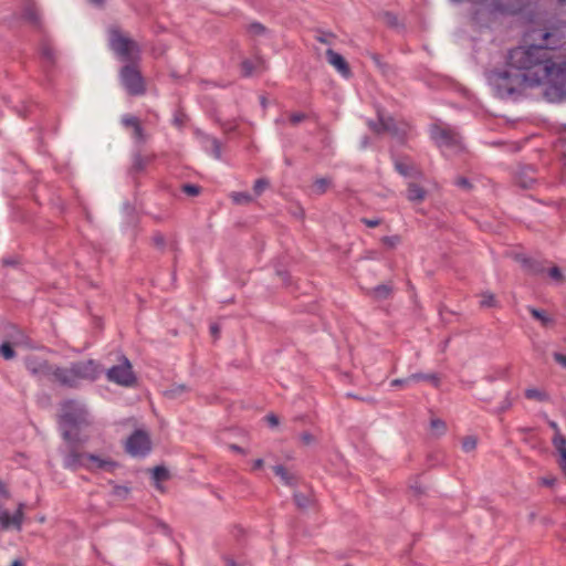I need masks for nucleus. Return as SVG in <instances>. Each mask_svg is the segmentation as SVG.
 I'll return each mask as SVG.
<instances>
[{"mask_svg": "<svg viewBox=\"0 0 566 566\" xmlns=\"http://www.w3.org/2000/svg\"><path fill=\"white\" fill-rule=\"evenodd\" d=\"M533 33H538L545 43L511 50L509 69L490 72L488 81L501 98L514 97L524 87L543 85L547 102H563L566 99V56L553 51L565 43V33L559 28Z\"/></svg>", "mask_w": 566, "mask_h": 566, "instance_id": "1", "label": "nucleus"}, {"mask_svg": "<svg viewBox=\"0 0 566 566\" xmlns=\"http://www.w3.org/2000/svg\"><path fill=\"white\" fill-rule=\"evenodd\" d=\"M94 423V418L84 402L74 399L62 402L60 427L66 443H85Z\"/></svg>", "mask_w": 566, "mask_h": 566, "instance_id": "2", "label": "nucleus"}, {"mask_svg": "<svg viewBox=\"0 0 566 566\" xmlns=\"http://www.w3.org/2000/svg\"><path fill=\"white\" fill-rule=\"evenodd\" d=\"M108 48L122 62L139 63L142 49L139 44L125 34L118 27L112 25L107 30Z\"/></svg>", "mask_w": 566, "mask_h": 566, "instance_id": "3", "label": "nucleus"}, {"mask_svg": "<svg viewBox=\"0 0 566 566\" xmlns=\"http://www.w3.org/2000/svg\"><path fill=\"white\" fill-rule=\"evenodd\" d=\"M431 137L444 153L458 154L464 148L461 136L447 125H433Z\"/></svg>", "mask_w": 566, "mask_h": 566, "instance_id": "4", "label": "nucleus"}, {"mask_svg": "<svg viewBox=\"0 0 566 566\" xmlns=\"http://www.w3.org/2000/svg\"><path fill=\"white\" fill-rule=\"evenodd\" d=\"M119 81L129 95H143L146 91L138 63L125 64L119 71Z\"/></svg>", "mask_w": 566, "mask_h": 566, "instance_id": "5", "label": "nucleus"}, {"mask_svg": "<svg viewBox=\"0 0 566 566\" xmlns=\"http://www.w3.org/2000/svg\"><path fill=\"white\" fill-rule=\"evenodd\" d=\"M77 388L83 381H95L102 374L101 365L94 359L71 363Z\"/></svg>", "mask_w": 566, "mask_h": 566, "instance_id": "6", "label": "nucleus"}, {"mask_svg": "<svg viewBox=\"0 0 566 566\" xmlns=\"http://www.w3.org/2000/svg\"><path fill=\"white\" fill-rule=\"evenodd\" d=\"M368 124L375 133L380 134L386 132L399 139H402L409 129L407 123L396 120L391 116H384L381 114H379V123L369 122Z\"/></svg>", "mask_w": 566, "mask_h": 566, "instance_id": "7", "label": "nucleus"}, {"mask_svg": "<svg viewBox=\"0 0 566 566\" xmlns=\"http://www.w3.org/2000/svg\"><path fill=\"white\" fill-rule=\"evenodd\" d=\"M106 377L109 381L125 387H129L136 381V377L132 370V365L126 357L122 358V363L119 365L111 367L106 371Z\"/></svg>", "mask_w": 566, "mask_h": 566, "instance_id": "8", "label": "nucleus"}, {"mask_svg": "<svg viewBox=\"0 0 566 566\" xmlns=\"http://www.w3.org/2000/svg\"><path fill=\"white\" fill-rule=\"evenodd\" d=\"M54 366L55 365L35 355H30L25 358L28 371L39 380L51 381Z\"/></svg>", "mask_w": 566, "mask_h": 566, "instance_id": "9", "label": "nucleus"}, {"mask_svg": "<svg viewBox=\"0 0 566 566\" xmlns=\"http://www.w3.org/2000/svg\"><path fill=\"white\" fill-rule=\"evenodd\" d=\"M126 451L134 455H146L150 451V439L143 430H136L126 442Z\"/></svg>", "mask_w": 566, "mask_h": 566, "instance_id": "10", "label": "nucleus"}, {"mask_svg": "<svg viewBox=\"0 0 566 566\" xmlns=\"http://www.w3.org/2000/svg\"><path fill=\"white\" fill-rule=\"evenodd\" d=\"M80 443H67L66 449H61L63 454V467L69 470H77L78 468L85 469L86 457L88 453L80 452L77 446Z\"/></svg>", "mask_w": 566, "mask_h": 566, "instance_id": "11", "label": "nucleus"}, {"mask_svg": "<svg viewBox=\"0 0 566 566\" xmlns=\"http://www.w3.org/2000/svg\"><path fill=\"white\" fill-rule=\"evenodd\" d=\"M118 467L119 464L109 458H102L93 453H88L86 457L85 469L92 472L97 470L114 472Z\"/></svg>", "mask_w": 566, "mask_h": 566, "instance_id": "12", "label": "nucleus"}, {"mask_svg": "<svg viewBox=\"0 0 566 566\" xmlns=\"http://www.w3.org/2000/svg\"><path fill=\"white\" fill-rule=\"evenodd\" d=\"M51 382L59 384L62 387L77 388L72 366H54Z\"/></svg>", "mask_w": 566, "mask_h": 566, "instance_id": "13", "label": "nucleus"}, {"mask_svg": "<svg viewBox=\"0 0 566 566\" xmlns=\"http://www.w3.org/2000/svg\"><path fill=\"white\" fill-rule=\"evenodd\" d=\"M394 166L396 171L406 178L418 179L422 176L421 171L409 158L394 157Z\"/></svg>", "mask_w": 566, "mask_h": 566, "instance_id": "14", "label": "nucleus"}, {"mask_svg": "<svg viewBox=\"0 0 566 566\" xmlns=\"http://www.w3.org/2000/svg\"><path fill=\"white\" fill-rule=\"evenodd\" d=\"M514 260L517 261L527 273L533 275L543 274L546 270L544 261L527 258L521 253H516Z\"/></svg>", "mask_w": 566, "mask_h": 566, "instance_id": "15", "label": "nucleus"}, {"mask_svg": "<svg viewBox=\"0 0 566 566\" xmlns=\"http://www.w3.org/2000/svg\"><path fill=\"white\" fill-rule=\"evenodd\" d=\"M23 504L21 503L13 515H10L8 511L0 512V525L2 528H15L21 530L22 521H23Z\"/></svg>", "mask_w": 566, "mask_h": 566, "instance_id": "16", "label": "nucleus"}, {"mask_svg": "<svg viewBox=\"0 0 566 566\" xmlns=\"http://www.w3.org/2000/svg\"><path fill=\"white\" fill-rule=\"evenodd\" d=\"M326 59H327V62L332 66H334L342 76H344L346 78L350 76L352 72H350L349 65L339 53L335 52L332 49H328L326 51Z\"/></svg>", "mask_w": 566, "mask_h": 566, "instance_id": "17", "label": "nucleus"}, {"mask_svg": "<svg viewBox=\"0 0 566 566\" xmlns=\"http://www.w3.org/2000/svg\"><path fill=\"white\" fill-rule=\"evenodd\" d=\"M406 197L410 202L421 203L427 197V191L420 185L411 181L408 184Z\"/></svg>", "mask_w": 566, "mask_h": 566, "instance_id": "18", "label": "nucleus"}, {"mask_svg": "<svg viewBox=\"0 0 566 566\" xmlns=\"http://www.w3.org/2000/svg\"><path fill=\"white\" fill-rule=\"evenodd\" d=\"M7 338V340L10 342L13 346H31L28 336L22 331L18 329L15 326L9 327Z\"/></svg>", "mask_w": 566, "mask_h": 566, "instance_id": "19", "label": "nucleus"}, {"mask_svg": "<svg viewBox=\"0 0 566 566\" xmlns=\"http://www.w3.org/2000/svg\"><path fill=\"white\" fill-rule=\"evenodd\" d=\"M517 180V184L524 188V189H528L532 187V185L534 184L535 181V178H534V168L533 167H526L524 168L517 176L516 178Z\"/></svg>", "mask_w": 566, "mask_h": 566, "instance_id": "20", "label": "nucleus"}, {"mask_svg": "<svg viewBox=\"0 0 566 566\" xmlns=\"http://www.w3.org/2000/svg\"><path fill=\"white\" fill-rule=\"evenodd\" d=\"M203 147L207 151H210L214 158H221V143L217 138L209 136L205 137Z\"/></svg>", "mask_w": 566, "mask_h": 566, "instance_id": "21", "label": "nucleus"}, {"mask_svg": "<svg viewBox=\"0 0 566 566\" xmlns=\"http://www.w3.org/2000/svg\"><path fill=\"white\" fill-rule=\"evenodd\" d=\"M189 391L188 386L184 384H172L169 388L165 390V396L169 399H177L184 396Z\"/></svg>", "mask_w": 566, "mask_h": 566, "instance_id": "22", "label": "nucleus"}, {"mask_svg": "<svg viewBox=\"0 0 566 566\" xmlns=\"http://www.w3.org/2000/svg\"><path fill=\"white\" fill-rule=\"evenodd\" d=\"M149 161H150V157H145L139 151L134 153L132 171L133 172L143 171Z\"/></svg>", "mask_w": 566, "mask_h": 566, "instance_id": "23", "label": "nucleus"}, {"mask_svg": "<svg viewBox=\"0 0 566 566\" xmlns=\"http://www.w3.org/2000/svg\"><path fill=\"white\" fill-rule=\"evenodd\" d=\"M41 57L44 66H52L55 63V52L49 43H43L41 46Z\"/></svg>", "mask_w": 566, "mask_h": 566, "instance_id": "24", "label": "nucleus"}, {"mask_svg": "<svg viewBox=\"0 0 566 566\" xmlns=\"http://www.w3.org/2000/svg\"><path fill=\"white\" fill-rule=\"evenodd\" d=\"M274 473L281 478L285 485L292 486L295 484V476L290 473L283 465L273 467Z\"/></svg>", "mask_w": 566, "mask_h": 566, "instance_id": "25", "label": "nucleus"}, {"mask_svg": "<svg viewBox=\"0 0 566 566\" xmlns=\"http://www.w3.org/2000/svg\"><path fill=\"white\" fill-rule=\"evenodd\" d=\"M23 18L34 24V25H39V22H40V18H39V13H38V10L34 6V3H28L23 10Z\"/></svg>", "mask_w": 566, "mask_h": 566, "instance_id": "26", "label": "nucleus"}, {"mask_svg": "<svg viewBox=\"0 0 566 566\" xmlns=\"http://www.w3.org/2000/svg\"><path fill=\"white\" fill-rule=\"evenodd\" d=\"M370 295L376 300H386L391 294V286L388 284H380L369 291Z\"/></svg>", "mask_w": 566, "mask_h": 566, "instance_id": "27", "label": "nucleus"}, {"mask_svg": "<svg viewBox=\"0 0 566 566\" xmlns=\"http://www.w3.org/2000/svg\"><path fill=\"white\" fill-rule=\"evenodd\" d=\"M332 185V180L326 177L317 178L312 187V190L315 195H323L326 192L328 187Z\"/></svg>", "mask_w": 566, "mask_h": 566, "instance_id": "28", "label": "nucleus"}, {"mask_svg": "<svg viewBox=\"0 0 566 566\" xmlns=\"http://www.w3.org/2000/svg\"><path fill=\"white\" fill-rule=\"evenodd\" d=\"M261 63L262 62L259 59L255 61H252V60L242 61V63H241L242 74L244 76L252 75L261 66Z\"/></svg>", "mask_w": 566, "mask_h": 566, "instance_id": "29", "label": "nucleus"}, {"mask_svg": "<svg viewBox=\"0 0 566 566\" xmlns=\"http://www.w3.org/2000/svg\"><path fill=\"white\" fill-rule=\"evenodd\" d=\"M294 502L301 510L308 509L313 505V497L300 492L294 493Z\"/></svg>", "mask_w": 566, "mask_h": 566, "instance_id": "30", "label": "nucleus"}, {"mask_svg": "<svg viewBox=\"0 0 566 566\" xmlns=\"http://www.w3.org/2000/svg\"><path fill=\"white\" fill-rule=\"evenodd\" d=\"M411 378H412V381L426 380V381L431 382L434 387L440 386V378H439L438 374L417 373V374H412Z\"/></svg>", "mask_w": 566, "mask_h": 566, "instance_id": "31", "label": "nucleus"}, {"mask_svg": "<svg viewBox=\"0 0 566 566\" xmlns=\"http://www.w3.org/2000/svg\"><path fill=\"white\" fill-rule=\"evenodd\" d=\"M525 397L527 399H534L537 401H547L548 395L545 391L538 390L536 388H527L525 390Z\"/></svg>", "mask_w": 566, "mask_h": 566, "instance_id": "32", "label": "nucleus"}, {"mask_svg": "<svg viewBox=\"0 0 566 566\" xmlns=\"http://www.w3.org/2000/svg\"><path fill=\"white\" fill-rule=\"evenodd\" d=\"M169 478V472L165 467H156L153 469V479L159 489V482L165 481Z\"/></svg>", "mask_w": 566, "mask_h": 566, "instance_id": "33", "label": "nucleus"}, {"mask_svg": "<svg viewBox=\"0 0 566 566\" xmlns=\"http://www.w3.org/2000/svg\"><path fill=\"white\" fill-rule=\"evenodd\" d=\"M553 444L557 450L559 458L564 457V453H566V438L560 433H557L553 438Z\"/></svg>", "mask_w": 566, "mask_h": 566, "instance_id": "34", "label": "nucleus"}, {"mask_svg": "<svg viewBox=\"0 0 566 566\" xmlns=\"http://www.w3.org/2000/svg\"><path fill=\"white\" fill-rule=\"evenodd\" d=\"M13 347L14 346L10 342H3L0 345V355L7 360L12 359L15 356Z\"/></svg>", "mask_w": 566, "mask_h": 566, "instance_id": "35", "label": "nucleus"}, {"mask_svg": "<svg viewBox=\"0 0 566 566\" xmlns=\"http://www.w3.org/2000/svg\"><path fill=\"white\" fill-rule=\"evenodd\" d=\"M248 32L252 36H263L268 33V30L263 24L253 22L248 25Z\"/></svg>", "mask_w": 566, "mask_h": 566, "instance_id": "36", "label": "nucleus"}, {"mask_svg": "<svg viewBox=\"0 0 566 566\" xmlns=\"http://www.w3.org/2000/svg\"><path fill=\"white\" fill-rule=\"evenodd\" d=\"M231 198L237 205H247L253 201V197L249 192H233Z\"/></svg>", "mask_w": 566, "mask_h": 566, "instance_id": "37", "label": "nucleus"}, {"mask_svg": "<svg viewBox=\"0 0 566 566\" xmlns=\"http://www.w3.org/2000/svg\"><path fill=\"white\" fill-rule=\"evenodd\" d=\"M548 276L554 280L557 284L562 285L565 283V275L558 266H552L548 270Z\"/></svg>", "mask_w": 566, "mask_h": 566, "instance_id": "38", "label": "nucleus"}, {"mask_svg": "<svg viewBox=\"0 0 566 566\" xmlns=\"http://www.w3.org/2000/svg\"><path fill=\"white\" fill-rule=\"evenodd\" d=\"M480 305L483 307H495L496 306L495 295L491 292L482 293Z\"/></svg>", "mask_w": 566, "mask_h": 566, "instance_id": "39", "label": "nucleus"}, {"mask_svg": "<svg viewBox=\"0 0 566 566\" xmlns=\"http://www.w3.org/2000/svg\"><path fill=\"white\" fill-rule=\"evenodd\" d=\"M132 137L136 144H144L147 140V135L140 125L133 128Z\"/></svg>", "mask_w": 566, "mask_h": 566, "instance_id": "40", "label": "nucleus"}, {"mask_svg": "<svg viewBox=\"0 0 566 566\" xmlns=\"http://www.w3.org/2000/svg\"><path fill=\"white\" fill-rule=\"evenodd\" d=\"M530 313L532 314V316L538 321L542 322L543 325H548L553 322V319L551 317H548L543 311L541 310H537V308H534V307H530Z\"/></svg>", "mask_w": 566, "mask_h": 566, "instance_id": "41", "label": "nucleus"}, {"mask_svg": "<svg viewBox=\"0 0 566 566\" xmlns=\"http://www.w3.org/2000/svg\"><path fill=\"white\" fill-rule=\"evenodd\" d=\"M268 187H269V180L265 178H260V179L255 180L254 186H253V191H254L255 196H261Z\"/></svg>", "mask_w": 566, "mask_h": 566, "instance_id": "42", "label": "nucleus"}, {"mask_svg": "<svg viewBox=\"0 0 566 566\" xmlns=\"http://www.w3.org/2000/svg\"><path fill=\"white\" fill-rule=\"evenodd\" d=\"M476 448V439L472 436L465 437L462 441V449L465 452H471Z\"/></svg>", "mask_w": 566, "mask_h": 566, "instance_id": "43", "label": "nucleus"}, {"mask_svg": "<svg viewBox=\"0 0 566 566\" xmlns=\"http://www.w3.org/2000/svg\"><path fill=\"white\" fill-rule=\"evenodd\" d=\"M513 405V400L511 398V392H507L500 407L496 409V413H502L509 410Z\"/></svg>", "mask_w": 566, "mask_h": 566, "instance_id": "44", "label": "nucleus"}, {"mask_svg": "<svg viewBox=\"0 0 566 566\" xmlns=\"http://www.w3.org/2000/svg\"><path fill=\"white\" fill-rule=\"evenodd\" d=\"M430 427L432 430L437 431L439 434L444 433L446 431V422L441 419H432L430 422Z\"/></svg>", "mask_w": 566, "mask_h": 566, "instance_id": "45", "label": "nucleus"}, {"mask_svg": "<svg viewBox=\"0 0 566 566\" xmlns=\"http://www.w3.org/2000/svg\"><path fill=\"white\" fill-rule=\"evenodd\" d=\"M122 123L125 127H130L132 129L135 128V126L140 125L138 118L133 115L123 116Z\"/></svg>", "mask_w": 566, "mask_h": 566, "instance_id": "46", "label": "nucleus"}, {"mask_svg": "<svg viewBox=\"0 0 566 566\" xmlns=\"http://www.w3.org/2000/svg\"><path fill=\"white\" fill-rule=\"evenodd\" d=\"M182 191L188 195V196H191V197H195V196H198L201 191V188L199 186H196V185H191V184H186L182 186Z\"/></svg>", "mask_w": 566, "mask_h": 566, "instance_id": "47", "label": "nucleus"}, {"mask_svg": "<svg viewBox=\"0 0 566 566\" xmlns=\"http://www.w3.org/2000/svg\"><path fill=\"white\" fill-rule=\"evenodd\" d=\"M129 493V489L127 486H123V485H114L113 488V495L124 500L127 497Z\"/></svg>", "mask_w": 566, "mask_h": 566, "instance_id": "48", "label": "nucleus"}, {"mask_svg": "<svg viewBox=\"0 0 566 566\" xmlns=\"http://www.w3.org/2000/svg\"><path fill=\"white\" fill-rule=\"evenodd\" d=\"M306 118H307V115L305 113H302V112L293 113L290 115V123L293 126H296L300 123H302L303 120H305Z\"/></svg>", "mask_w": 566, "mask_h": 566, "instance_id": "49", "label": "nucleus"}, {"mask_svg": "<svg viewBox=\"0 0 566 566\" xmlns=\"http://www.w3.org/2000/svg\"><path fill=\"white\" fill-rule=\"evenodd\" d=\"M382 243L389 248H395L400 243V238L398 235L384 237Z\"/></svg>", "mask_w": 566, "mask_h": 566, "instance_id": "50", "label": "nucleus"}, {"mask_svg": "<svg viewBox=\"0 0 566 566\" xmlns=\"http://www.w3.org/2000/svg\"><path fill=\"white\" fill-rule=\"evenodd\" d=\"M153 242L159 249H164L166 245V239L161 233H155L153 237Z\"/></svg>", "mask_w": 566, "mask_h": 566, "instance_id": "51", "label": "nucleus"}, {"mask_svg": "<svg viewBox=\"0 0 566 566\" xmlns=\"http://www.w3.org/2000/svg\"><path fill=\"white\" fill-rule=\"evenodd\" d=\"M334 34L332 33H327V32H323V31H317L316 35H315V39L321 42V43H329V38H333Z\"/></svg>", "mask_w": 566, "mask_h": 566, "instance_id": "52", "label": "nucleus"}, {"mask_svg": "<svg viewBox=\"0 0 566 566\" xmlns=\"http://www.w3.org/2000/svg\"><path fill=\"white\" fill-rule=\"evenodd\" d=\"M361 222L365 223L368 228H376V227H378L380 224V220L379 219L363 218Z\"/></svg>", "mask_w": 566, "mask_h": 566, "instance_id": "53", "label": "nucleus"}, {"mask_svg": "<svg viewBox=\"0 0 566 566\" xmlns=\"http://www.w3.org/2000/svg\"><path fill=\"white\" fill-rule=\"evenodd\" d=\"M301 440H302V442H303L304 444H307V446H308V444H311V443H313V442L315 441V439H314L313 434H311L310 432H303V433L301 434Z\"/></svg>", "mask_w": 566, "mask_h": 566, "instance_id": "54", "label": "nucleus"}, {"mask_svg": "<svg viewBox=\"0 0 566 566\" xmlns=\"http://www.w3.org/2000/svg\"><path fill=\"white\" fill-rule=\"evenodd\" d=\"M411 381H412L411 376L403 378V379L398 378V379H394L391 381V386H403V385L410 384Z\"/></svg>", "mask_w": 566, "mask_h": 566, "instance_id": "55", "label": "nucleus"}, {"mask_svg": "<svg viewBox=\"0 0 566 566\" xmlns=\"http://www.w3.org/2000/svg\"><path fill=\"white\" fill-rule=\"evenodd\" d=\"M455 185L461 187V188H465V189H469L471 187V184L470 181L464 178V177H460L455 180Z\"/></svg>", "mask_w": 566, "mask_h": 566, "instance_id": "56", "label": "nucleus"}, {"mask_svg": "<svg viewBox=\"0 0 566 566\" xmlns=\"http://www.w3.org/2000/svg\"><path fill=\"white\" fill-rule=\"evenodd\" d=\"M556 363L562 365L563 367H566V356L560 353H554L553 355Z\"/></svg>", "mask_w": 566, "mask_h": 566, "instance_id": "57", "label": "nucleus"}, {"mask_svg": "<svg viewBox=\"0 0 566 566\" xmlns=\"http://www.w3.org/2000/svg\"><path fill=\"white\" fill-rule=\"evenodd\" d=\"M266 421L272 427H276L280 423L279 418L273 413L266 416Z\"/></svg>", "mask_w": 566, "mask_h": 566, "instance_id": "58", "label": "nucleus"}, {"mask_svg": "<svg viewBox=\"0 0 566 566\" xmlns=\"http://www.w3.org/2000/svg\"><path fill=\"white\" fill-rule=\"evenodd\" d=\"M410 489H411V491H412L416 495H419V494H422V493H423V488H422L418 482H415V484H411V485H410Z\"/></svg>", "mask_w": 566, "mask_h": 566, "instance_id": "59", "label": "nucleus"}, {"mask_svg": "<svg viewBox=\"0 0 566 566\" xmlns=\"http://www.w3.org/2000/svg\"><path fill=\"white\" fill-rule=\"evenodd\" d=\"M210 332L211 334L214 336V337H218L219 333H220V328L217 324H212L210 326Z\"/></svg>", "mask_w": 566, "mask_h": 566, "instance_id": "60", "label": "nucleus"}, {"mask_svg": "<svg viewBox=\"0 0 566 566\" xmlns=\"http://www.w3.org/2000/svg\"><path fill=\"white\" fill-rule=\"evenodd\" d=\"M559 467L563 470V472L566 474V453H564V457L559 459Z\"/></svg>", "mask_w": 566, "mask_h": 566, "instance_id": "61", "label": "nucleus"}, {"mask_svg": "<svg viewBox=\"0 0 566 566\" xmlns=\"http://www.w3.org/2000/svg\"><path fill=\"white\" fill-rule=\"evenodd\" d=\"M224 562L227 566H241L232 557H226Z\"/></svg>", "mask_w": 566, "mask_h": 566, "instance_id": "62", "label": "nucleus"}, {"mask_svg": "<svg viewBox=\"0 0 566 566\" xmlns=\"http://www.w3.org/2000/svg\"><path fill=\"white\" fill-rule=\"evenodd\" d=\"M369 137L368 136H364L360 140V148L361 149H365L367 148V146L369 145Z\"/></svg>", "mask_w": 566, "mask_h": 566, "instance_id": "63", "label": "nucleus"}, {"mask_svg": "<svg viewBox=\"0 0 566 566\" xmlns=\"http://www.w3.org/2000/svg\"><path fill=\"white\" fill-rule=\"evenodd\" d=\"M263 460L262 459H256L253 463V470H258V469H261L263 467Z\"/></svg>", "mask_w": 566, "mask_h": 566, "instance_id": "64", "label": "nucleus"}]
</instances>
